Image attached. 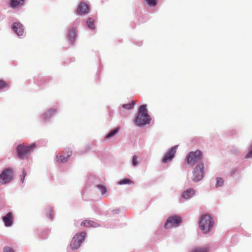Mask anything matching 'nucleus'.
<instances>
[{"instance_id": "nucleus-1", "label": "nucleus", "mask_w": 252, "mask_h": 252, "mask_svg": "<svg viewBox=\"0 0 252 252\" xmlns=\"http://www.w3.org/2000/svg\"><path fill=\"white\" fill-rule=\"evenodd\" d=\"M199 227L203 233H208L213 228L214 221L209 215H203L199 219Z\"/></svg>"}, {"instance_id": "nucleus-2", "label": "nucleus", "mask_w": 252, "mask_h": 252, "mask_svg": "<svg viewBox=\"0 0 252 252\" xmlns=\"http://www.w3.org/2000/svg\"><path fill=\"white\" fill-rule=\"evenodd\" d=\"M150 122V118L147 113L146 105L141 106L138 111V116L134 121L135 125L138 126H145L149 124Z\"/></svg>"}, {"instance_id": "nucleus-3", "label": "nucleus", "mask_w": 252, "mask_h": 252, "mask_svg": "<svg viewBox=\"0 0 252 252\" xmlns=\"http://www.w3.org/2000/svg\"><path fill=\"white\" fill-rule=\"evenodd\" d=\"M35 147V145L34 144H32L29 146L24 144L18 145L16 148L18 158L21 159L27 158L31 153L33 151Z\"/></svg>"}, {"instance_id": "nucleus-4", "label": "nucleus", "mask_w": 252, "mask_h": 252, "mask_svg": "<svg viewBox=\"0 0 252 252\" xmlns=\"http://www.w3.org/2000/svg\"><path fill=\"white\" fill-rule=\"evenodd\" d=\"M86 233L85 232H81L76 234L73 238L70 247L72 250L78 249L82 242L85 240Z\"/></svg>"}, {"instance_id": "nucleus-5", "label": "nucleus", "mask_w": 252, "mask_h": 252, "mask_svg": "<svg viewBox=\"0 0 252 252\" xmlns=\"http://www.w3.org/2000/svg\"><path fill=\"white\" fill-rule=\"evenodd\" d=\"M202 156V153L199 150L190 152L186 157V162L189 164L193 165L201 158Z\"/></svg>"}, {"instance_id": "nucleus-6", "label": "nucleus", "mask_w": 252, "mask_h": 252, "mask_svg": "<svg viewBox=\"0 0 252 252\" xmlns=\"http://www.w3.org/2000/svg\"><path fill=\"white\" fill-rule=\"evenodd\" d=\"M182 222V218L178 216H173L169 217L164 227L166 229H169L172 227L178 226Z\"/></svg>"}, {"instance_id": "nucleus-7", "label": "nucleus", "mask_w": 252, "mask_h": 252, "mask_svg": "<svg viewBox=\"0 0 252 252\" xmlns=\"http://www.w3.org/2000/svg\"><path fill=\"white\" fill-rule=\"evenodd\" d=\"M204 165L202 163H198L195 167L193 172L192 180L194 182H198L204 177Z\"/></svg>"}, {"instance_id": "nucleus-8", "label": "nucleus", "mask_w": 252, "mask_h": 252, "mask_svg": "<svg viewBox=\"0 0 252 252\" xmlns=\"http://www.w3.org/2000/svg\"><path fill=\"white\" fill-rule=\"evenodd\" d=\"M13 178L12 171L10 169H5L0 175V183L6 184L11 182Z\"/></svg>"}, {"instance_id": "nucleus-9", "label": "nucleus", "mask_w": 252, "mask_h": 252, "mask_svg": "<svg viewBox=\"0 0 252 252\" xmlns=\"http://www.w3.org/2000/svg\"><path fill=\"white\" fill-rule=\"evenodd\" d=\"M178 146V145H176L170 149L163 158L162 160V162L166 163L173 159L176 152Z\"/></svg>"}, {"instance_id": "nucleus-10", "label": "nucleus", "mask_w": 252, "mask_h": 252, "mask_svg": "<svg viewBox=\"0 0 252 252\" xmlns=\"http://www.w3.org/2000/svg\"><path fill=\"white\" fill-rule=\"evenodd\" d=\"M71 151H68L66 154L59 153L58 155L56 156V160L59 163H65L68 160L69 158L71 155Z\"/></svg>"}, {"instance_id": "nucleus-11", "label": "nucleus", "mask_w": 252, "mask_h": 252, "mask_svg": "<svg viewBox=\"0 0 252 252\" xmlns=\"http://www.w3.org/2000/svg\"><path fill=\"white\" fill-rule=\"evenodd\" d=\"M4 225L6 227L11 226L14 220V216L12 212H8L5 216L2 218Z\"/></svg>"}, {"instance_id": "nucleus-12", "label": "nucleus", "mask_w": 252, "mask_h": 252, "mask_svg": "<svg viewBox=\"0 0 252 252\" xmlns=\"http://www.w3.org/2000/svg\"><path fill=\"white\" fill-rule=\"evenodd\" d=\"M12 29L14 32L18 35H22L24 32L23 26L20 23H14L12 25Z\"/></svg>"}, {"instance_id": "nucleus-13", "label": "nucleus", "mask_w": 252, "mask_h": 252, "mask_svg": "<svg viewBox=\"0 0 252 252\" xmlns=\"http://www.w3.org/2000/svg\"><path fill=\"white\" fill-rule=\"evenodd\" d=\"M88 11V5L85 3L81 2L78 5L76 12L78 14H86Z\"/></svg>"}, {"instance_id": "nucleus-14", "label": "nucleus", "mask_w": 252, "mask_h": 252, "mask_svg": "<svg viewBox=\"0 0 252 252\" xmlns=\"http://www.w3.org/2000/svg\"><path fill=\"white\" fill-rule=\"evenodd\" d=\"M81 225L86 227H96L99 224L94 220H85L81 223Z\"/></svg>"}, {"instance_id": "nucleus-15", "label": "nucleus", "mask_w": 252, "mask_h": 252, "mask_svg": "<svg viewBox=\"0 0 252 252\" xmlns=\"http://www.w3.org/2000/svg\"><path fill=\"white\" fill-rule=\"evenodd\" d=\"M76 36V29L74 28L70 29L68 31V37L72 44L74 42Z\"/></svg>"}, {"instance_id": "nucleus-16", "label": "nucleus", "mask_w": 252, "mask_h": 252, "mask_svg": "<svg viewBox=\"0 0 252 252\" xmlns=\"http://www.w3.org/2000/svg\"><path fill=\"white\" fill-rule=\"evenodd\" d=\"M195 193V191L192 189H189L186 190H185L182 195V197L185 199H189Z\"/></svg>"}, {"instance_id": "nucleus-17", "label": "nucleus", "mask_w": 252, "mask_h": 252, "mask_svg": "<svg viewBox=\"0 0 252 252\" xmlns=\"http://www.w3.org/2000/svg\"><path fill=\"white\" fill-rule=\"evenodd\" d=\"M25 0H10V6L11 7H15L24 5Z\"/></svg>"}, {"instance_id": "nucleus-18", "label": "nucleus", "mask_w": 252, "mask_h": 252, "mask_svg": "<svg viewBox=\"0 0 252 252\" xmlns=\"http://www.w3.org/2000/svg\"><path fill=\"white\" fill-rule=\"evenodd\" d=\"M55 109H51L45 112L43 115V117L45 120L49 119L52 115L56 112Z\"/></svg>"}, {"instance_id": "nucleus-19", "label": "nucleus", "mask_w": 252, "mask_h": 252, "mask_svg": "<svg viewBox=\"0 0 252 252\" xmlns=\"http://www.w3.org/2000/svg\"><path fill=\"white\" fill-rule=\"evenodd\" d=\"M190 252H208V249L205 247H196L193 249Z\"/></svg>"}, {"instance_id": "nucleus-20", "label": "nucleus", "mask_w": 252, "mask_h": 252, "mask_svg": "<svg viewBox=\"0 0 252 252\" xmlns=\"http://www.w3.org/2000/svg\"><path fill=\"white\" fill-rule=\"evenodd\" d=\"M87 24L88 27L91 29H94L95 28L94 20L92 18L88 19L87 21Z\"/></svg>"}, {"instance_id": "nucleus-21", "label": "nucleus", "mask_w": 252, "mask_h": 252, "mask_svg": "<svg viewBox=\"0 0 252 252\" xmlns=\"http://www.w3.org/2000/svg\"><path fill=\"white\" fill-rule=\"evenodd\" d=\"M119 130V128L116 127V128L110 131L108 134H107L105 138H109L110 137L114 136L118 132Z\"/></svg>"}, {"instance_id": "nucleus-22", "label": "nucleus", "mask_w": 252, "mask_h": 252, "mask_svg": "<svg viewBox=\"0 0 252 252\" xmlns=\"http://www.w3.org/2000/svg\"><path fill=\"white\" fill-rule=\"evenodd\" d=\"M133 182L128 179H124L118 182L119 185L124 184H133Z\"/></svg>"}, {"instance_id": "nucleus-23", "label": "nucleus", "mask_w": 252, "mask_h": 252, "mask_svg": "<svg viewBox=\"0 0 252 252\" xmlns=\"http://www.w3.org/2000/svg\"><path fill=\"white\" fill-rule=\"evenodd\" d=\"M46 215L47 217L49 218V219H53L54 216L53 210L51 208H48V209L47 210Z\"/></svg>"}, {"instance_id": "nucleus-24", "label": "nucleus", "mask_w": 252, "mask_h": 252, "mask_svg": "<svg viewBox=\"0 0 252 252\" xmlns=\"http://www.w3.org/2000/svg\"><path fill=\"white\" fill-rule=\"evenodd\" d=\"M135 104V101H132L131 103H128L126 104H124L123 105V108L126 109H131Z\"/></svg>"}, {"instance_id": "nucleus-25", "label": "nucleus", "mask_w": 252, "mask_h": 252, "mask_svg": "<svg viewBox=\"0 0 252 252\" xmlns=\"http://www.w3.org/2000/svg\"><path fill=\"white\" fill-rule=\"evenodd\" d=\"M216 181H217V183H216V186L217 187H220L222 186L224 183L223 179L221 178L217 177L216 178Z\"/></svg>"}, {"instance_id": "nucleus-26", "label": "nucleus", "mask_w": 252, "mask_h": 252, "mask_svg": "<svg viewBox=\"0 0 252 252\" xmlns=\"http://www.w3.org/2000/svg\"><path fill=\"white\" fill-rule=\"evenodd\" d=\"M97 188L100 190L102 194H104L107 192V189L105 186L101 185H98L97 186Z\"/></svg>"}, {"instance_id": "nucleus-27", "label": "nucleus", "mask_w": 252, "mask_h": 252, "mask_svg": "<svg viewBox=\"0 0 252 252\" xmlns=\"http://www.w3.org/2000/svg\"><path fill=\"white\" fill-rule=\"evenodd\" d=\"M9 86V84L5 81L0 80V90L5 88Z\"/></svg>"}, {"instance_id": "nucleus-28", "label": "nucleus", "mask_w": 252, "mask_h": 252, "mask_svg": "<svg viewBox=\"0 0 252 252\" xmlns=\"http://www.w3.org/2000/svg\"><path fill=\"white\" fill-rule=\"evenodd\" d=\"M146 1L151 6H155L157 4V0H146Z\"/></svg>"}, {"instance_id": "nucleus-29", "label": "nucleus", "mask_w": 252, "mask_h": 252, "mask_svg": "<svg viewBox=\"0 0 252 252\" xmlns=\"http://www.w3.org/2000/svg\"><path fill=\"white\" fill-rule=\"evenodd\" d=\"M137 159H138V156L136 155H134L132 158V165L134 166H136V165H138V162Z\"/></svg>"}, {"instance_id": "nucleus-30", "label": "nucleus", "mask_w": 252, "mask_h": 252, "mask_svg": "<svg viewBox=\"0 0 252 252\" xmlns=\"http://www.w3.org/2000/svg\"><path fill=\"white\" fill-rule=\"evenodd\" d=\"M3 252H14L12 249L10 248L9 247H5L3 248Z\"/></svg>"}, {"instance_id": "nucleus-31", "label": "nucleus", "mask_w": 252, "mask_h": 252, "mask_svg": "<svg viewBox=\"0 0 252 252\" xmlns=\"http://www.w3.org/2000/svg\"><path fill=\"white\" fill-rule=\"evenodd\" d=\"M252 157V144L251 147V149L249 153L245 156V158H249Z\"/></svg>"}, {"instance_id": "nucleus-32", "label": "nucleus", "mask_w": 252, "mask_h": 252, "mask_svg": "<svg viewBox=\"0 0 252 252\" xmlns=\"http://www.w3.org/2000/svg\"><path fill=\"white\" fill-rule=\"evenodd\" d=\"M23 175H24V178L26 176V173L25 172V171L24 170H23Z\"/></svg>"}]
</instances>
